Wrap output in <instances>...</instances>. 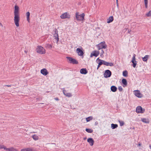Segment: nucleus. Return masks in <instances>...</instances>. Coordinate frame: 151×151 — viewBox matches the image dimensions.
<instances>
[{
    "instance_id": "obj_14",
    "label": "nucleus",
    "mask_w": 151,
    "mask_h": 151,
    "mask_svg": "<svg viewBox=\"0 0 151 151\" xmlns=\"http://www.w3.org/2000/svg\"><path fill=\"white\" fill-rule=\"evenodd\" d=\"M99 54V52L98 51L95 50L91 53V57L94 56L96 57H97Z\"/></svg>"
},
{
    "instance_id": "obj_25",
    "label": "nucleus",
    "mask_w": 151,
    "mask_h": 151,
    "mask_svg": "<svg viewBox=\"0 0 151 151\" xmlns=\"http://www.w3.org/2000/svg\"><path fill=\"white\" fill-rule=\"evenodd\" d=\"M117 88L115 86H113L111 87V90L113 92H115L117 90Z\"/></svg>"
},
{
    "instance_id": "obj_13",
    "label": "nucleus",
    "mask_w": 151,
    "mask_h": 151,
    "mask_svg": "<svg viewBox=\"0 0 151 151\" xmlns=\"http://www.w3.org/2000/svg\"><path fill=\"white\" fill-rule=\"evenodd\" d=\"M111 75V72L108 70H106L104 74V76L105 78L109 77Z\"/></svg>"
},
{
    "instance_id": "obj_36",
    "label": "nucleus",
    "mask_w": 151,
    "mask_h": 151,
    "mask_svg": "<svg viewBox=\"0 0 151 151\" xmlns=\"http://www.w3.org/2000/svg\"><path fill=\"white\" fill-rule=\"evenodd\" d=\"M118 89L120 91H122L123 89L121 86H119Z\"/></svg>"
},
{
    "instance_id": "obj_1",
    "label": "nucleus",
    "mask_w": 151,
    "mask_h": 151,
    "mask_svg": "<svg viewBox=\"0 0 151 151\" xmlns=\"http://www.w3.org/2000/svg\"><path fill=\"white\" fill-rule=\"evenodd\" d=\"M19 7L16 5L14 7V22L16 26L18 27L19 26V22L20 20Z\"/></svg>"
},
{
    "instance_id": "obj_7",
    "label": "nucleus",
    "mask_w": 151,
    "mask_h": 151,
    "mask_svg": "<svg viewBox=\"0 0 151 151\" xmlns=\"http://www.w3.org/2000/svg\"><path fill=\"white\" fill-rule=\"evenodd\" d=\"M135 95L139 98H142L143 97V95L139 90H135L133 91Z\"/></svg>"
},
{
    "instance_id": "obj_48",
    "label": "nucleus",
    "mask_w": 151,
    "mask_h": 151,
    "mask_svg": "<svg viewBox=\"0 0 151 151\" xmlns=\"http://www.w3.org/2000/svg\"><path fill=\"white\" fill-rule=\"evenodd\" d=\"M116 4H117V5H118V1H117V2L116 1Z\"/></svg>"
},
{
    "instance_id": "obj_22",
    "label": "nucleus",
    "mask_w": 151,
    "mask_h": 151,
    "mask_svg": "<svg viewBox=\"0 0 151 151\" xmlns=\"http://www.w3.org/2000/svg\"><path fill=\"white\" fill-rule=\"evenodd\" d=\"M114 20V18L113 16H111L107 20V23H110L112 22Z\"/></svg>"
},
{
    "instance_id": "obj_41",
    "label": "nucleus",
    "mask_w": 151,
    "mask_h": 151,
    "mask_svg": "<svg viewBox=\"0 0 151 151\" xmlns=\"http://www.w3.org/2000/svg\"><path fill=\"white\" fill-rule=\"evenodd\" d=\"M141 145H142L139 142L138 144V146H141Z\"/></svg>"
},
{
    "instance_id": "obj_45",
    "label": "nucleus",
    "mask_w": 151,
    "mask_h": 151,
    "mask_svg": "<svg viewBox=\"0 0 151 151\" xmlns=\"http://www.w3.org/2000/svg\"><path fill=\"white\" fill-rule=\"evenodd\" d=\"M24 52L25 53H27V51H26V50H24Z\"/></svg>"
},
{
    "instance_id": "obj_15",
    "label": "nucleus",
    "mask_w": 151,
    "mask_h": 151,
    "mask_svg": "<svg viewBox=\"0 0 151 151\" xmlns=\"http://www.w3.org/2000/svg\"><path fill=\"white\" fill-rule=\"evenodd\" d=\"M41 73L44 76H45L47 75L49 73L46 68H43L40 70Z\"/></svg>"
},
{
    "instance_id": "obj_32",
    "label": "nucleus",
    "mask_w": 151,
    "mask_h": 151,
    "mask_svg": "<svg viewBox=\"0 0 151 151\" xmlns=\"http://www.w3.org/2000/svg\"><path fill=\"white\" fill-rule=\"evenodd\" d=\"M145 15L147 17H149L151 16V10L149 11L148 12L146 13Z\"/></svg>"
},
{
    "instance_id": "obj_26",
    "label": "nucleus",
    "mask_w": 151,
    "mask_h": 151,
    "mask_svg": "<svg viewBox=\"0 0 151 151\" xmlns=\"http://www.w3.org/2000/svg\"><path fill=\"white\" fill-rule=\"evenodd\" d=\"M98 60L99 61V62L98 63V64H99V65H101L102 64H104V60H102L100 59H99V58H98L97 59V61Z\"/></svg>"
},
{
    "instance_id": "obj_12",
    "label": "nucleus",
    "mask_w": 151,
    "mask_h": 151,
    "mask_svg": "<svg viewBox=\"0 0 151 151\" xmlns=\"http://www.w3.org/2000/svg\"><path fill=\"white\" fill-rule=\"evenodd\" d=\"M21 151H37L34 148L32 147L24 148L21 149Z\"/></svg>"
},
{
    "instance_id": "obj_29",
    "label": "nucleus",
    "mask_w": 151,
    "mask_h": 151,
    "mask_svg": "<svg viewBox=\"0 0 151 151\" xmlns=\"http://www.w3.org/2000/svg\"><path fill=\"white\" fill-rule=\"evenodd\" d=\"M93 117L92 116H89L86 118V120L87 122H89L93 119Z\"/></svg>"
},
{
    "instance_id": "obj_6",
    "label": "nucleus",
    "mask_w": 151,
    "mask_h": 151,
    "mask_svg": "<svg viewBox=\"0 0 151 151\" xmlns=\"http://www.w3.org/2000/svg\"><path fill=\"white\" fill-rule=\"evenodd\" d=\"M136 111L137 113H143L145 111V109H142L141 106H139L136 108Z\"/></svg>"
},
{
    "instance_id": "obj_10",
    "label": "nucleus",
    "mask_w": 151,
    "mask_h": 151,
    "mask_svg": "<svg viewBox=\"0 0 151 151\" xmlns=\"http://www.w3.org/2000/svg\"><path fill=\"white\" fill-rule=\"evenodd\" d=\"M67 58L70 63L73 64H77L78 63V62L75 59L70 57H67Z\"/></svg>"
},
{
    "instance_id": "obj_31",
    "label": "nucleus",
    "mask_w": 151,
    "mask_h": 151,
    "mask_svg": "<svg viewBox=\"0 0 151 151\" xmlns=\"http://www.w3.org/2000/svg\"><path fill=\"white\" fill-rule=\"evenodd\" d=\"M123 75L124 76L127 77L128 76V72L126 70L124 71L123 72Z\"/></svg>"
},
{
    "instance_id": "obj_16",
    "label": "nucleus",
    "mask_w": 151,
    "mask_h": 151,
    "mask_svg": "<svg viewBox=\"0 0 151 151\" xmlns=\"http://www.w3.org/2000/svg\"><path fill=\"white\" fill-rule=\"evenodd\" d=\"M63 93L67 97H71L72 96L71 93L68 92L67 91L64 89L63 90Z\"/></svg>"
},
{
    "instance_id": "obj_38",
    "label": "nucleus",
    "mask_w": 151,
    "mask_h": 151,
    "mask_svg": "<svg viewBox=\"0 0 151 151\" xmlns=\"http://www.w3.org/2000/svg\"><path fill=\"white\" fill-rule=\"evenodd\" d=\"M4 145H0V149H4Z\"/></svg>"
},
{
    "instance_id": "obj_2",
    "label": "nucleus",
    "mask_w": 151,
    "mask_h": 151,
    "mask_svg": "<svg viewBox=\"0 0 151 151\" xmlns=\"http://www.w3.org/2000/svg\"><path fill=\"white\" fill-rule=\"evenodd\" d=\"M85 15L84 13H83L81 14H79L78 12H76L75 14L76 19L78 21H83L84 19Z\"/></svg>"
},
{
    "instance_id": "obj_40",
    "label": "nucleus",
    "mask_w": 151,
    "mask_h": 151,
    "mask_svg": "<svg viewBox=\"0 0 151 151\" xmlns=\"http://www.w3.org/2000/svg\"><path fill=\"white\" fill-rule=\"evenodd\" d=\"M54 99L55 100H56V101L59 100V99L58 98H55Z\"/></svg>"
},
{
    "instance_id": "obj_39",
    "label": "nucleus",
    "mask_w": 151,
    "mask_h": 151,
    "mask_svg": "<svg viewBox=\"0 0 151 151\" xmlns=\"http://www.w3.org/2000/svg\"><path fill=\"white\" fill-rule=\"evenodd\" d=\"M100 65H99V64H98V66H97V70H98L99 68L100 67Z\"/></svg>"
},
{
    "instance_id": "obj_37",
    "label": "nucleus",
    "mask_w": 151,
    "mask_h": 151,
    "mask_svg": "<svg viewBox=\"0 0 151 151\" xmlns=\"http://www.w3.org/2000/svg\"><path fill=\"white\" fill-rule=\"evenodd\" d=\"M104 51L103 50H101V54L100 55V56L102 57H103L104 56V55H103V54L104 53Z\"/></svg>"
},
{
    "instance_id": "obj_17",
    "label": "nucleus",
    "mask_w": 151,
    "mask_h": 151,
    "mask_svg": "<svg viewBox=\"0 0 151 151\" xmlns=\"http://www.w3.org/2000/svg\"><path fill=\"white\" fill-rule=\"evenodd\" d=\"M87 141L91 146H92L93 145L94 141L92 138H89L87 139Z\"/></svg>"
},
{
    "instance_id": "obj_8",
    "label": "nucleus",
    "mask_w": 151,
    "mask_h": 151,
    "mask_svg": "<svg viewBox=\"0 0 151 151\" xmlns=\"http://www.w3.org/2000/svg\"><path fill=\"white\" fill-rule=\"evenodd\" d=\"M76 52L78 55L82 56L83 55L84 53L83 51V48L81 47L80 48H78L76 49Z\"/></svg>"
},
{
    "instance_id": "obj_43",
    "label": "nucleus",
    "mask_w": 151,
    "mask_h": 151,
    "mask_svg": "<svg viewBox=\"0 0 151 151\" xmlns=\"http://www.w3.org/2000/svg\"><path fill=\"white\" fill-rule=\"evenodd\" d=\"M0 26H1L2 27H3V24H1L0 22Z\"/></svg>"
},
{
    "instance_id": "obj_27",
    "label": "nucleus",
    "mask_w": 151,
    "mask_h": 151,
    "mask_svg": "<svg viewBox=\"0 0 151 151\" xmlns=\"http://www.w3.org/2000/svg\"><path fill=\"white\" fill-rule=\"evenodd\" d=\"M32 138L35 141L39 139L38 136L36 134H35L32 136Z\"/></svg>"
},
{
    "instance_id": "obj_11",
    "label": "nucleus",
    "mask_w": 151,
    "mask_h": 151,
    "mask_svg": "<svg viewBox=\"0 0 151 151\" xmlns=\"http://www.w3.org/2000/svg\"><path fill=\"white\" fill-rule=\"evenodd\" d=\"M4 149L6 151H18L17 150L13 147L7 148L4 145Z\"/></svg>"
},
{
    "instance_id": "obj_47",
    "label": "nucleus",
    "mask_w": 151,
    "mask_h": 151,
    "mask_svg": "<svg viewBox=\"0 0 151 151\" xmlns=\"http://www.w3.org/2000/svg\"><path fill=\"white\" fill-rule=\"evenodd\" d=\"M149 147L150 149H151V145H149Z\"/></svg>"
},
{
    "instance_id": "obj_33",
    "label": "nucleus",
    "mask_w": 151,
    "mask_h": 151,
    "mask_svg": "<svg viewBox=\"0 0 151 151\" xmlns=\"http://www.w3.org/2000/svg\"><path fill=\"white\" fill-rule=\"evenodd\" d=\"M86 130L88 133H91L93 132V130L91 129H86Z\"/></svg>"
},
{
    "instance_id": "obj_49",
    "label": "nucleus",
    "mask_w": 151,
    "mask_h": 151,
    "mask_svg": "<svg viewBox=\"0 0 151 151\" xmlns=\"http://www.w3.org/2000/svg\"><path fill=\"white\" fill-rule=\"evenodd\" d=\"M116 0V1L117 2V3L118 0Z\"/></svg>"
},
{
    "instance_id": "obj_5",
    "label": "nucleus",
    "mask_w": 151,
    "mask_h": 151,
    "mask_svg": "<svg viewBox=\"0 0 151 151\" xmlns=\"http://www.w3.org/2000/svg\"><path fill=\"white\" fill-rule=\"evenodd\" d=\"M70 17V15L67 12L63 13L60 16V17L62 19H69Z\"/></svg>"
},
{
    "instance_id": "obj_18",
    "label": "nucleus",
    "mask_w": 151,
    "mask_h": 151,
    "mask_svg": "<svg viewBox=\"0 0 151 151\" xmlns=\"http://www.w3.org/2000/svg\"><path fill=\"white\" fill-rule=\"evenodd\" d=\"M122 83H123V86L124 87H126L127 84V81L125 79H123L122 80Z\"/></svg>"
},
{
    "instance_id": "obj_23",
    "label": "nucleus",
    "mask_w": 151,
    "mask_h": 151,
    "mask_svg": "<svg viewBox=\"0 0 151 151\" xmlns=\"http://www.w3.org/2000/svg\"><path fill=\"white\" fill-rule=\"evenodd\" d=\"M149 57V55H145L144 57L142 58V60L144 62H147V61Z\"/></svg>"
},
{
    "instance_id": "obj_24",
    "label": "nucleus",
    "mask_w": 151,
    "mask_h": 151,
    "mask_svg": "<svg viewBox=\"0 0 151 151\" xmlns=\"http://www.w3.org/2000/svg\"><path fill=\"white\" fill-rule=\"evenodd\" d=\"M58 32L57 31H55V33L54 35V36L55 37V38L57 40V41H58L59 38H58Z\"/></svg>"
},
{
    "instance_id": "obj_21",
    "label": "nucleus",
    "mask_w": 151,
    "mask_h": 151,
    "mask_svg": "<svg viewBox=\"0 0 151 151\" xmlns=\"http://www.w3.org/2000/svg\"><path fill=\"white\" fill-rule=\"evenodd\" d=\"M30 13L29 12H27L26 13V15L27 17V21L29 22H30Z\"/></svg>"
},
{
    "instance_id": "obj_46",
    "label": "nucleus",
    "mask_w": 151,
    "mask_h": 151,
    "mask_svg": "<svg viewBox=\"0 0 151 151\" xmlns=\"http://www.w3.org/2000/svg\"><path fill=\"white\" fill-rule=\"evenodd\" d=\"M95 124H96V125L97 124H98V122H95Z\"/></svg>"
},
{
    "instance_id": "obj_30",
    "label": "nucleus",
    "mask_w": 151,
    "mask_h": 151,
    "mask_svg": "<svg viewBox=\"0 0 151 151\" xmlns=\"http://www.w3.org/2000/svg\"><path fill=\"white\" fill-rule=\"evenodd\" d=\"M111 127L113 129L116 128L118 127V125L117 124H112L111 125Z\"/></svg>"
},
{
    "instance_id": "obj_35",
    "label": "nucleus",
    "mask_w": 151,
    "mask_h": 151,
    "mask_svg": "<svg viewBox=\"0 0 151 151\" xmlns=\"http://www.w3.org/2000/svg\"><path fill=\"white\" fill-rule=\"evenodd\" d=\"M120 126H122L124 125V122L123 121H119Z\"/></svg>"
},
{
    "instance_id": "obj_4",
    "label": "nucleus",
    "mask_w": 151,
    "mask_h": 151,
    "mask_svg": "<svg viewBox=\"0 0 151 151\" xmlns=\"http://www.w3.org/2000/svg\"><path fill=\"white\" fill-rule=\"evenodd\" d=\"M96 47L99 50H100L102 49H105L107 47V45L106 44L105 41H103L99 43L96 45Z\"/></svg>"
},
{
    "instance_id": "obj_9",
    "label": "nucleus",
    "mask_w": 151,
    "mask_h": 151,
    "mask_svg": "<svg viewBox=\"0 0 151 151\" xmlns=\"http://www.w3.org/2000/svg\"><path fill=\"white\" fill-rule=\"evenodd\" d=\"M136 55L135 54H134L132 58V60L131 62L133 64L132 66L133 67L135 68L137 64V61L136 60Z\"/></svg>"
},
{
    "instance_id": "obj_3",
    "label": "nucleus",
    "mask_w": 151,
    "mask_h": 151,
    "mask_svg": "<svg viewBox=\"0 0 151 151\" xmlns=\"http://www.w3.org/2000/svg\"><path fill=\"white\" fill-rule=\"evenodd\" d=\"M36 50L37 53L41 54H44L46 53L45 49L41 46H37Z\"/></svg>"
},
{
    "instance_id": "obj_42",
    "label": "nucleus",
    "mask_w": 151,
    "mask_h": 151,
    "mask_svg": "<svg viewBox=\"0 0 151 151\" xmlns=\"http://www.w3.org/2000/svg\"><path fill=\"white\" fill-rule=\"evenodd\" d=\"M48 46H49V47H50V48H52V46L51 45H48Z\"/></svg>"
},
{
    "instance_id": "obj_19",
    "label": "nucleus",
    "mask_w": 151,
    "mask_h": 151,
    "mask_svg": "<svg viewBox=\"0 0 151 151\" xmlns=\"http://www.w3.org/2000/svg\"><path fill=\"white\" fill-rule=\"evenodd\" d=\"M80 72L81 74H86L88 73V71L86 68H82L81 69Z\"/></svg>"
},
{
    "instance_id": "obj_34",
    "label": "nucleus",
    "mask_w": 151,
    "mask_h": 151,
    "mask_svg": "<svg viewBox=\"0 0 151 151\" xmlns=\"http://www.w3.org/2000/svg\"><path fill=\"white\" fill-rule=\"evenodd\" d=\"M144 1L145 7L146 8H147V7L148 0H144Z\"/></svg>"
},
{
    "instance_id": "obj_28",
    "label": "nucleus",
    "mask_w": 151,
    "mask_h": 151,
    "mask_svg": "<svg viewBox=\"0 0 151 151\" xmlns=\"http://www.w3.org/2000/svg\"><path fill=\"white\" fill-rule=\"evenodd\" d=\"M142 121L143 122L146 123H149V120L148 119L146 118H142V119H141Z\"/></svg>"
},
{
    "instance_id": "obj_44",
    "label": "nucleus",
    "mask_w": 151,
    "mask_h": 151,
    "mask_svg": "<svg viewBox=\"0 0 151 151\" xmlns=\"http://www.w3.org/2000/svg\"><path fill=\"white\" fill-rule=\"evenodd\" d=\"M5 86H7V87H11V85H6Z\"/></svg>"
},
{
    "instance_id": "obj_20",
    "label": "nucleus",
    "mask_w": 151,
    "mask_h": 151,
    "mask_svg": "<svg viewBox=\"0 0 151 151\" xmlns=\"http://www.w3.org/2000/svg\"><path fill=\"white\" fill-rule=\"evenodd\" d=\"M104 65L106 66H113V64L112 63H109L104 60Z\"/></svg>"
}]
</instances>
